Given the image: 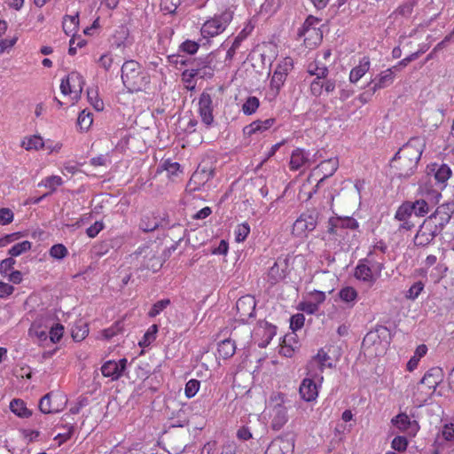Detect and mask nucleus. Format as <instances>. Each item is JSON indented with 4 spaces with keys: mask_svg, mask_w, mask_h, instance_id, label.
<instances>
[{
    "mask_svg": "<svg viewBox=\"0 0 454 454\" xmlns=\"http://www.w3.org/2000/svg\"><path fill=\"white\" fill-rule=\"evenodd\" d=\"M425 145L423 138L413 137L396 153L395 160H402L401 164L407 167V169H403L401 173L402 176H409L413 173L421 158Z\"/></svg>",
    "mask_w": 454,
    "mask_h": 454,
    "instance_id": "obj_1",
    "label": "nucleus"
},
{
    "mask_svg": "<svg viewBox=\"0 0 454 454\" xmlns=\"http://www.w3.org/2000/svg\"><path fill=\"white\" fill-rule=\"evenodd\" d=\"M121 80L129 91H140L150 82L147 72L135 60L125 61L121 67Z\"/></svg>",
    "mask_w": 454,
    "mask_h": 454,
    "instance_id": "obj_2",
    "label": "nucleus"
},
{
    "mask_svg": "<svg viewBox=\"0 0 454 454\" xmlns=\"http://www.w3.org/2000/svg\"><path fill=\"white\" fill-rule=\"evenodd\" d=\"M419 192L422 199L417 200L415 202L411 203V205L412 211L417 216H424L428 213L430 206L436 205L440 201L442 194L439 189L434 188L431 180L422 182L419 184Z\"/></svg>",
    "mask_w": 454,
    "mask_h": 454,
    "instance_id": "obj_3",
    "label": "nucleus"
},
{
    "mask_svg": "<svg viewBox=\"0 0 454 454\" xmlns=\"http://www.w3.org/2000/svg\"><path fill=\"white\" fill-rule=\"evenodd\" d=\"M233 10L227 8L221 13L215 14L207 20L200 28L202 38L208 40L223 33L233 20Z\"/></svg>",
    "mask_w": 454,
    "mask_h": 454,
    "instance_id": "obj_4",
    "label": "nucleus"
},
{
    "mask_svg": "<svg viewBox=\"0 0 454 454\" xmlns=\"http://www.w3.org/2000/svg\"><path fill=\"white\" fill-rule=\"evenodd\" d=\"M285 402L286 395L279 392H273L268 401L271 427L276 431L280 430L288 420Z\"/></svg>",
    "mask_w": 454,
    "mask_h": 454,
    "instance_id": "obj_5",
    "label": "nucleus"
},
{
    "mask_svg": "<svg viewBox=\"0 0 454 454\" xmlns=\"http://www.w3.org/2000/svg\"><path fill=\"white\" fill-rule=\"evenodd\" d=\"M383 270L384 263L373 261L369 254L367 258L358 262L354 276L357 280L372 286L380 278Z\"/></svg>",
    "mask_w": 454,
    "mask_h": 454,
    "instance_id": "obj_6",
    "label": "nucleus"
},
{
    "mask_svg": "<svg viewBox=\"0 0 454 454\" xmlns=\"http://www.w3.org/2000/svg\"><path fill=\"white\" fill-rule=\"evenodd\" d=\"M442 380L443 373L441 368L433 367L429 369L418 384L415 396H418L419 402L426 401L434 392Z\"/></svg>",
    "mask_w": 454,
    "mask_h": 454,
    "instance_id": "obj_7",
    "label": "nucleus"
},
{
    "mask_svg": "<svg viewBox=\"0 0 454 454\" xmlns=\"http://www.w3.org/2000/svg\"><path fill=\"white\" fill-rule=\"evenodd\" d=\"M334 366L333 360L329 355V349L321 348L317 354L313 356L306 364L308 375L316 377L319 380H324L323 372L327 368Z\"/></svg>",
    "mask_w": 454,
    "mask_h": 454,
    "instance_id": "obj_8",
    "label": "nucleus"
},
{
    "mask_svg": "<svg viewBox=\"0 0 454 454\" xmlns=\"http://www.w3.org/2000/svg\"><path fill=\"white\" fill-rule=\"evenodd\" d=\"M318 213L315 210L303 212L295 220L292 228V234L297 238H305L314 231L317 225Z\"/></svg>",
    "mask_w": 454,
    "mask_h": 454,
    "instance_id": "obj_9",
    "label": "nucleus"
},
{
    "mask_svg": "<svg viewBox=\"0 0 454 454\" xmlns=\"http://www.w3.org/2000/svg\"><path fill=\"white\" fill-rule=\"evenodd\" d=\"M319 22L320 20L317 18L309 16L306 19L299 30L298 35L300 37H303L304 43L307 47H315L322 41L323 33L317 27Z\"/></svg>",
    "mask_w": 454,
    "mask_h": 454,
    "instance_id": "obj_10",
    "label": "nucleus"
},
{
    "mask_svg": "<svg viewBox=\"0 0 454 454\" xmlns=\"http://www.w3.org/2000/svg\"><path fill=\"white\" fill-rule=\"evenodd\" d=\"M323 382L324 380L308 375V372H306V377L301 380L299 387L301 398L308 403L315 402L318 397Z\"/></svg>",
    "mask_w": 454,
    "mask_h": 454,
    "instance_id": "obj_11",
    "label": "nucleus"
},
{
    "mask_svg": "<svg viewBox=\"0 0 454 454\" xmlns=\"http://www.w3.org/2000/svg\"><path fill=\"white\" fill-rule=\"evenodd\" d=\"M442 231L439 225H435L431 220H425L415 236V243L418 246H427Z\"/></svg>",
    "mask_w": 454,
    "mask_h": 454,
    "instance_id": "obj_12",
    "label": "nucleus"
},
{
    "mask_svg": "<svg viewBox=\"0 0 454 454\" xmlns=\"http://www.w3.org/2000/svg\"><path fill=\"white\" fill-rule=\"evenodd\" d=\"M198 106V112L201 118V121L207 127H210L214 122V106L211 95L207 91H203L199 98Z\"/></svg>",
    "mask_w": 454,
    "mask_h": 454,
    "instance_id": "obj_13",
    "label": "nucleus"
},
{
    "mask_svg": "<svg viewBox=\"0 0 454 454\" xmlns=\"http://www.w3.org/2000/svg\"><path fill=\"white\" fill-rule=\"evenodd\" d=\"M453 213L454 202H446L439 206L427 220H431L435 225H439V229L442 230L450 222Z\"/></svg>",
    "mask_w": 454,
    "mask_h": 454,
    "instance_id": "obj_14",
    "label": "nucleus"
},
{
    "mask_svg": "<svg viewBox=\"0 0 454 454\" xmlns=\"http://www.w3.org/2000/svg\"><path fill=\"white\" fill-rule=\"evenodd\" d=\"M128 360L121 358L119 361L108 360L101 367L102 374L113 380L120 379L126 369Z\"/></svg>",
    "mask_w": 454,
    "mask_h": 454,
    "instance_id": "obj_15",
    "label": "nucleus"
},
{
    "mask_svg": "<svg viewBox=\"0 0 454 454\" xmlns=\"http://www.w3.org/2000/svg\"><path fill=\"white\" fill-rule=\"evenodd\" d=\"M255 299L251 295L240 297L236 303L237 311L239 315V320L242 322L247 321L250 317L254 316L255 311Z\"/></svg>",
    "mask_w": 454,
    "mask_h": 454,
    "instance_id": "obj_16",
    "label": "nucleus"
},
{
    "mask_svg": "<svg viewBox=\"0 0 454 454\" xmlns=\"http://www.w3.org/2000/svg\"><path fill=\"white\" fill-rule=\"evenodd\" d=\"M313 162L309 152L296 148L291 153L289 166L291 170H299L309 168Z\"/></svg>",
    "mask_w": 454,
    "mask_h": 454,
    "instance_id": "obj_17",
    "label": "nucleus"
},
{
    "mask_svg": "<svg viewBox=\"0 0 454 454\" xmlns=\"http://www.w3.org/2000/svg\"><path fill=\"white\" fill-rule=\"evenodd\" d=\"M393 425L399 430L414 436L419 430V423L407 414L401 413L392 419Z\"/></svg>",
    "mask_w": 454,
    "mask_h": 454,
    "instance_id": "obj_18",
    "label": "nucleus"
},
{
    "mask_svg": "<svg viewBox=\"0 0 454 454\" xmlns=\"http://www.w3.org/2000/svg\"><path fill=\"white\" fill-rule=\"evenodd\" d=\"M213 75V70L205 66L201 68H192L184 70L182 73V80L186 84V88L192 90L195 87V83L193 82V79L196 76H200V78L204 77H211Z\"/></svg>",
    "mask_w": 454,
    "mask_h": 454,
    "instance_id": "obj_19",
    "label": "nucleus"
},
{
    "mask_svg": "<svg viewBox=\"0 0 454 454\" xmlns=\"http://www.w3.org/2000/svg\"><path fill=\"white\" fill-rule=\"evenodd\" d=\"M395 79V71L394 68L389 67L381 71L371 82V83H373V86L372 87V93L390 86L394 82Z\"/></svg>",
    "mask_w": 454,
    "mask_h": 454,
    "instance_id": "obj_20",
    "label": "nucleus"
},
{
    "mask_svg": "<svg viewBox=\"0 0 454 454\" xmlns=\"http://www.w3.org/2000/svg\"><path fill=\"white\" fill-rule=\"evenodd\" d=\"M294 449L293 440L277 438L270 442L265 454H293Z\"/></svg>",
    "mask_w": 454,
    "mask_h": 454,
    "instance_id": "obj_21",
    "label": "nucleus"
},
{
    "mask_svg": "<svg viewBox=\"0 0 454 454\" xmlns=\"http://www.w3.org/2000/svg\"><path fill=\"white\" fill-rule=\"evenodd\" d=\"M329 224L330 227L328 231L334 234H338L339 228L356 230L359 226L357 221L352 217L331 218L329 221Z\"/></svg>",
    "mask_w": 454,
    "mask_h": 454,
    "instance_id": "obj_22",
    "label": "nucleus"
},
{
    "mask_svg": "<svg viewBox=\"0 0 454 454\" xmlns=\"http://www.w3.org/2000/svg\"><path fill=\"white\" fill-rule=\"evenodd\" d=\"M432 171L434 172L433 176L428 174L427 180L424 182H428L429 180L433 182V178L435 183L440 184V190H442L445 186L446 181L450 177V168L446 164L441 166L434 165Z\"/></svg>",
    "mask_w": 454,
    "mask_h": 454,
    "instance_id": "obj_23",
    "label": "nucleus"
},
{
    "mask_svg": "<svg viewBox=\"0 0 454 454\" xmlns=\"http://www.w3.org/2000/svg\"><path fill=\"white\" fill-rule=\"evenodd\" d=\"M59 397L58 395H54L53 393H49L43 396L39 402V409L44 414L49 413H57L60 411L63 407L60 404H55V402L52 401V398L57 399ZM60 399H65L64 396L59 395Z\"/></svg>",
    "mask_w": 454,
    "mask_h": 454,
    "instance_id": "obj_24",
    "label": "nucleus"
},
{
    "mask_svg": "<svg viewBox=\"0 0 454 454\" xmlns=\"http://www.w3.org/2000/svg\"><path fill=\"white\" fill-rule=\"evenodd\" d=\"M275 119L270 118L266 120H257L246 126L244 129L245 134L252 136L257 133H262L270 129L275 124Z\"/></svg>",
    "mask_w": 454,
    "mask_h": 454,
    "instance_id": "obj_25",
    "label": "nucleus"
},
{
    "mask_svg": "<svg viewBox=\"0 0 454 454\" xmlns=\"http://www.w3.org/2000/svg\"><path fill=\"white\" fill-rule=\"evenodd\" d=\"M371 62L368 57L360 59L357 66L353 67L349 74V81L352 83L357 82L370 69Z\"/></svg>",
    "mask_w": 454,
    "mask_h": 454,
    "instance_id": "obj_26",
    "label": "nucleus"
},
{
    "mask_svg": "<svg viewBox=\"0 0 454 454\" xmlns=\"http://www.w3.org/2000/svg\"><path fill=\"white\" fill-rule=\"evenodd\" d=\"M286 75H284L279 72H273L270 82V90L267 94V98H269V100H272L278 96L280 89L282 88L286 82Z\"/></svg>",
    "mask_w": 454,
    "mask_h": 454,
    "instance_id": "obj_27",
    "label": "nucleus"
},
{
    "mask_svg": "<svg viewBox=\"0 0 454 454\" xmlns=\"http://www.w3.org/2000/svg\"><path fill=\"white\" fill-rule=\"evenodd\" d=\"M263 335V340L259 343L262 348L266 347L272 338L276 335V327L272 325L263 322L261 323L258 328L255 330V335Z\"/></svg>",
    "mask_w": 454,
    "mask_h": 454,
    "instance_id": "obj_28",
    "label": "nucleus"
},
{
    "mask_svg": "<svg viewBox=\"0 0 454 454\" xmlns=\"http://www.w3.org/2000/svg\"><path fill=\"white\" fill-rule=\"evenodd\" d=\"M286 263L285 262H274V264L270 268L268 271V281L271 285H274L279 282L280 280L284 279L286 277Z\"/></svg>",
    "mask_w": 454,
    "mask_h": 454,
    "instance_id": "obj_29",
    "label": "nucleus"
},
{
    "mask_svg": "<svg viewBox=\"0 0 454 454\" xmlns=\"http://www.w3.org/2000/svg\"><path fill=\"white\" fill-rule=\"evenodd\" d=\"M298 347L299 344L295 340V335L294 333L287 334L283 339L279 353L286 357H291Z\"/></svg>",
    "mask_w": 454,
    "mask_h": 454,
    "instance_id": "obj_30",
    "label": "nucleus"
},
{
    "mask_svg": "<svg viewBox=\"0 0 454 454\" xmlns=\"http://www.w3.org/2000/svg\"><path fill=\"white\" fill-rule=\"evenodd\" d=\"M68 77L73 89V100L77 101L82 92L85 81L82 75L78 72H71L68 74Z\"/></svg>",
    "mask_w": 454,
    "mask_h": 454,
    "instance_id": "obj_31",
    "label": "nucleus"
},
{
    "mask_svg": "<svg viewBox=\"0 0 454 454\" xmlns=\"http://www.w3.org/2000/svg\"><path fill=\"white\" fill-rule=\"evenodd\" d=\"M159 225V217L154 212H151L143 215L139 223V228L145 232H149L156 230Z\"/></svg>",
    "mask_w": 454,
    "mask_h": 454,
    "instance_id": "obj_32",
    "label": "nucleus"
},
{
    "mask_svg": "<svg viewBox=\"0 0 454 454\" xmlns=\"http://www.w3.org/2000/svg\"><path fill=\"white\" fill-rule=\"evenodd\" d=\"M21 147L27 151H39L44 147V141L39 135L25 137L20 143Z\"/></svg>",
    "mask_w": 454,
    "mask_h": 454,
    "instance_id": "obj_33",
    "label": "nucleus"
},
{
    "mask_svg": "<svg viewBox=\"0 0 454 454\" xmlns=\"http://www.w3.org/2000/svg\"><path fill=\"white\" fill-rule=\"evenodd\" d=\"M339 162L338 160L335 158L322 161L317 167V170L322 172L323 174V176L321 177L319 182H322L326 177L333 176L334 172L337 170Z\"/></svg>",
    "mask_w": 454,
    "mask_h": 454,
    "instance_id": "obj_34",
    "label": "nucleus"
},
{
    "mask_svg": "<svg viewBox=\"0 0 454 454\" xmlns=\"http://www.w3.org/2000/svg\"><path fill=\"white\" fill-rule=\"evenodd\" d=\"M218 355L223 359L231 357L236 351V344L231 339L222 340L218 344Z\"/></svg>",
    "mask_w": 454,
    "mask_h": 454,
    "instance_id": "obj_35",
    "label": "nucleus"
},
{
    "mask_svg": "<svg viewBox=\"0 0 454 454\" xmlns=\"http://www.w3.org/2000/svg\"><path fill=\"white\" fill-rule=\"evenodd\" d=\"M358 294L352 286H345L339 291V297L341 301L348 304V307H353L356 301Z\"/></svg>",
    "mask_w": 454,
    "mask_h": 454,
    "instance_id": "obj_36",
    "label": "nucleus"
},
{
    "mask_svg": "<svg viewBox=\"0 0 454 454\" xmlns=\"http://www.w3.org/2000/svg\"><path fill=\"white\" fill-rule=\"evenodd\" d=\"M10 410L20 418H29L32 415V411L27 408L24 401L20 399H13L10 403Z\"/></svg>",
    "mask_w": 454,
    "mask_h": 454,
    "instance_id": "obj_37",
    "label": "nucleus"
},
{
    "mask_svg": "<svg viewBox=\"0 0 454 454\" xmlns=\"http://www.w3.org/2000/svg\"><path fill=\"white\" fill-rule=\"evenodd\" d=\"M29 334L35 336L40 342H45L48 340V330L42 328V319H35L29 328Z\"/></svg>",
    "mask_w": 454,
    "mask_h": 454,
    "instance_id": "obj_38",
    "label": "nucleus"
},
{
    "mask_svg": "<svg viewBox=\"0 0 454 454\" xmlns=\"http://www.w3.org/2000/svg\"><path fill=\"white\" fill-rule=\"evenodd\" d=\"M79 26V15H67L63 19V29L67 35H74L77 32Z\"/></svg>",
    "mask_w": 454,
    "mask_h": 454,
    "instance_id": "obj_39",
    "label": "nucleus"
},
{
    "mask_svg": "<svg viewBox=\"0 0 454 454\" xmlns=\"http://www.w3.org/2000/svg\"><path fill=\"white\" fill-rule=\"evenodd\" d=\"M209 176L210 173H207V171L204 170H197L192 174L189 181L188 187L190 188V190H199V185L200 184L206 183L209 179Z\"/></svg>",
    "mask_w": 454,
    "mask_h": 454,
    "instance_id": "obj_40",
    "label": "nucleus"
},
{
    "mask_svg": "<svg viewBox=\"0 0 454 454\" xmlns=\"http://www.w3.org/2000/svg\"><path fill=\"white\" fill-rule=\"evenodd\" d=\"M63 184V180L59 176H50L42 179L38 183V186H43L51 190V192Z\"/></svg>",
    "mask_w": 454,
    "mask_h": 454,
    "instance_id": "obj_41",
    "label": "nucleus"
},
{
    "mask_svg": "<svg viewBox=\"0 0 454 454\" xmlns=\"http://www.w3.org/2000/svg\"><path fill=\"white\" fill-rule=\"evenodd\" d=\"M32 247V243L28 240H24L20 243L13 245L9 250L8 254L12 257L20 256L28 252Z\"/></svg>",
    "mask_w": 454,
    "mask_h": 454,
    "instance_id": "obj_42",
    "label": "nucleus"
},
{
    "mask_svg": "<svg viewBox=\"0 0 454 454\" xmlns=\"http://www.w3.org/2000/svg\"><path fill=\"white\" fill-rule=\"evenodd\" d=\"M308 72L309 74L315 75L316 78H325L328 74V69L325 65L316 60L309 64Z\"/></svg>",
    "mask_w": 454,
    "mask_h": 454,
    "instance_id": "obj_43",
    "label": "nucleus"
},
{
    "mask_svg": "<svg viewBox=\"0 0 454 454\" xmlns=\"http://www.w3.org/2000/svg\"><path fill=\"white\" fill-rule=\"evenodd\" d=\"M158 333V325H152L145 333L144 334L142 340H139L138 345L142 348H146L151 345L156 339Z\"/></svg>",
    "mask_w": 454,
    "mask_h": 454,
    "instance_id": "obj_44",
    "label": "nucleus"
},
{
    "mask_svg": "<svg viewBox=\"0 0 454 454\" xmlns=\"http://www.w3.org/2000/svg\"><path fill=\"white\" fill-rule=\"evenodd\" d=\"M87 97L89 103L97 111H102L104 109V102L98 96L97 89L90 88L87 90Z\"/></svg>",
    "mask_w": 454,
    "mask_h": 454,
    "instance_id": "obj_45",
    "label": "nucleus"
},
{
    "mask_svg": "<svg viewBox=\"0 0 454 454\" xmlns=\"http://www.w3.org/2000/svg\"><path fill=\"white\" fill-rule=\"evenodd\" d=\"M259 106H260V101L256 97H254V96L248 97L242 106V112L246 115H251L256 112Z\"/></svg>",
    "mask_w": 454,
    "mask_h": 454,
    "instance_id": "obj_46",
    "label": "nucleus"
},
{
    "mask_svg": "<svg viewBox=\"0 0 454 454\" xmlns=\"http://www.w3.org/2000/svg\"><path fill=\"white\" fill-rule=\"evenodd\" d=\"M250 233V226L245 222L236 226L234 230L235 241L238 243L243 242Z\"/></svg>",
    "mask_w": 454,
    "mask_h": 454,
    "instance_id": "obj_47",
    "label": "nucleus"
},
{
    "mask_svg": "<svg viewBox=\"0 0 454 454\" xmlns=\"http://www.w3.org/2000/svg\"><path fill=\"white\" fill-rule=\"evenodd\" d=\"M93 122L92 114L85 110L82 111L77 119V125L82 131H86L90 129Z\"/></svg>",
    "mask_w": 454,
    "mask_h": 454,
    "instance_id": "obj_48",
    "label": "nucleus"
},
{
    "mask_svg": "<svg viewBox=\"0 0 454 454\" xmlns=\"http://www.w3.org/2000/svg\"><path fill=\"white\" fill-rule=\"evenodd\" d=\"M64 333V327L60 324H52L49 329L48 338L51 343H58Z\"/></svg>",
    "mask_w": 454,
    "mask_h": 454,
    "instance_id": "obj_49",
    "label": "nucleus"
},
{
    "mask_svg": "<svg viewBox=\"0 0 454 454\" xmlns=\"http://www.w3.org/2000/svg\"><path fill=\"white\" fill-rule=\"evenodd\" d=\"M200 388V381L196 379L188 380L184 387V395L188 399L194 397Z\"/></svg>",
    "mask_w": 454,
    "mask_h": 454,
    "instance_id": "obj_50",
    "label": "nucleus"
},
{
    "mask_svg": "<svg viewBox=\"0 0 454 454\" xmlns=\"http://www.w3.org/2000/svg\"><path fill=\"white\" fill-rule=\"evenodd\" d=\"M413 213L410 202L402 204L395 212V219L398 221H406Z\"/></svg>",
    "mask_w": 454,
    "mask_h": 454,
    "instance_id": "obj_51",
    "label": "nucleus"
},
{
    "mask_svg": "<svg viewBox=\"0 0 454 454\" xmlns=\"http://www.w3.org/2000/svg\"><path fill=\"white\" fill-rule=\"evenodd\" d=\"M293 67V59L288 57L284 58L278 63L274 72H279L280 74L287 76L288 73L292 70Z\"/></svg>",
    "mask_w": 454,
    "mask_h": 454,
    "instance_id": "obj_52",
    "label": "nucleus"
},
{
    "mask_svg": "<svg viewBox=\"0 0 454 454\" xmlns=\"http://www.w3.org/2000/svg\"><path fill=\"white\" fill-rule=\"evenodd\" d=\"M123 324L122 322L119 321L114 324L112 326H110L107 329H105L101 332L102 338L106 340H109L113 338L114 336L117 335L119 333L122 331Z\"/></svg>",
    "mask_w": 454,
    "mask_h": 454,
    "instance_id": "obj_53",
    "label": "nucleus"
},
{
    "mask_svg": "<svg viewBox=\"0 0 454 454\" xmlns=\"http://www.w3.org/2000/svg\"><path fill=\"white\" fill-rule=\"evenodd\" d=\"M183 0H161L160 8L163 12L173 14L182 4Z\"/></svg>",
    "mask_w": 454,
    "mask_h": 454,
    "instance_id": "obj_54",
    "label": "nucleus"
},
{
    "mask_svg": "<svg viewBox=\"0 0 454 454\" xmlns=\"http://www.w3.org/2000/svg\"><path fill=\"white\" fill-rule=\"evenodd\" d=\"M170 304L169 299H163L155 302L148 312L150 317H155Z\"/></svg>",
    "mask_w": 454,
    "mask_h": 454,
    "instance_id": "obj_55",
    "label": "nucleus"
},
{
    "mask_svg": "<svg viewBox=\"0 0 454 454\" xmlns=\"http://www.w3.org/2000/svg\"><path fill=\"white\" fill-rule=\"evenodd\" d=\"M49 254L52 258L61 260L67 255L68 252L64 245L56 244L51 247Z\"/></svg>",
    "mask_w": 454,
    "mask_h": 454,
    "instance_id": "obj_56",
    "label": "nucleus"
},
{
    "mask_svg": "<svg viewBox=\"0 0 454 454\" xmlns=\"http://www.w3.org/2000/svg\"><path fill=\"white\" fill-rule=\"evenodd\" d=\"M424 289V284L421 281L414 283L407 291L405 297L410 300H415L419 297Z\"/></svg>",
    "mask_w": 454,
    "mask_h": 454,
    "instance_id": "obj_57",
    "label": "nucleus"
},
{
    "mask_svg": "<svg viewBox=\"0 0 454 454\" xmlns=\"http://www.w3.org/2000/svg\"><path fill=\"white\" fill-rule=\"evenodd\" d=\"M22 237H24L22 232L6 234L0 238V247H7L8 245L19 240Z\"/></svg>",
    "mask_w": 454,
    "mask_h": 454,
    "instance_id": "obj_58",
    "label": "nucleus"
},
{
    "mask_svg": "<svg viewBox=\"0 0 454 454\" xmlns=\"http://www.w3.org/2000/svg\"><path fill=\"white\" fill-rule=\"evenodd\" d=\"M89 333V328L86 325L76 326L72 330V337L76 341H81L86 338Z\"/></svg>",
    "mask_w": 454,
    "mask_h": 454,
    "instance_id": "obj_59",
    "label": "nucleus"
},
{
    "mask_svg": "<svg viewBox=\"0 0 454 454\" xmlns=\"http://www.w3.org/2000/svg\"><path fill=\"white\" fill-rule=\"evenodd\" d=\"M85 44L86 41L84 39L81 37H75L74 35H73L69 42V54L74 55L77 51V49L83 47Z\"/></svg>",
    "mask_w": 454,
    "mask_h": 454,
    "instance_id": "obj_60",
    "label": "nucleus"
},
{
    "mask_svg": "<svg viewBox=\"0 0 454 454\" xmlns=\"http://www.w3.org/2000/svg\"><path fill=\"white\" fill-rule=\"evenodd\" d=\"M15 263L16 261L12 256L2 260L0 262V273L2 275L7 276L8 272L13 269Z\"/></svg>",
    "mask_w": 454,
    "mask_h": 454,
    "instance_id": "obj_61",
    "label": "nucleus"
},
{
    "mask_svg": "<svg viewBox=\"0 0 454 454\" xmlns=\"http://www.w3.org/2000/svg\"><path fill=\"white\" fill-rule=\"evenodd\" d=\"M408 446V441L404 436H395L391 442V447L396 451H403Z\"/></svg>",
    "mask_w": 454,
    "mask_h": 454,
    "instance_id": "obj_62",
    "label": "nucleus"
},
{
    "mask_svg": "<svg viewBox=\"0 0 454 454\" xmlns=\"http://www.w3.org/2000/svg\"><path fill=\"white\" fill-rule=\"evenodd\" d=\"M14 214L8 207H3L0 209V224L7 225L13 221Z\"/></svg>",
    "mask_w": 454,
    "mask_h": 454,
    "instance_id": "obj_63",
    "label": "nucleus"
},
{
    "mask_svg": "<svg viewBox=\"0 0 454 454\" xmlns=\"http://www.w3.org/2000/svg\"><path fill=\"white\" fill-rule=\"evenodd\" d=\"M442 435L446 441H454V422L444 425L442 429Z\"/></svg>",
    "mask_w": 454,
    "mask_h": 454,
    "instance_id": "obj_64",
    "label": "nucleus"
}]
</instances>
